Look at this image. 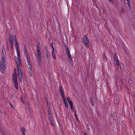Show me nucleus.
Masks as SVG:
<instances>
[{"mask_svg": "<svg viewBox=\"0 0 135 135\" xmlns=\"http://www.w3.org/2000/svg\"><path fill=\"white\" fill-rule=\"evenodd\" d=\"M83 42L85 46L87 48L89 47V41L86 35H85L83 38Z\"/></svg>", "mask_w": 135, "mask_h": 135, "instance_id": "obj_1", "label": "nucleus"}, {"mask_svg": "<svg viewBox=\"0 0 135 135\" xmlns=\"http://www.w3.org/2000/svg\"><path fill=\"white\" fill-rule=\"evenodd\" d=\"M17 77H14L13 80L15 87L17 89H18V82L17 81Z\"/></svg>", "mask_w": 135, "mask_h": 135, "instance_id": "obj_2", "label": "nucleus"}, {"mask_svg": "<svg viewBox=\"0 0 135 135\" xmlns=\"http://www.w3.org/2000/svg\"><path fill=\"white\" fill-rule=\"evenodd\" d=\"M6 68L5 65L3 64H0V69L1 72L4 73L5 71V70Z\"/></svg>", "mask_w": 135, "mask_h": 135, "instance_id": "obj_3", "label": "nucleus"}, {"mask_svg": "<svg viewBox=\"0 0 135 135\" xmlns=\"http://www.w3.org/2000/svg\"><path fill=\"white\" fill-rule=\"evenodd\" d=\"M38 60L39 63H41V52L38 53Z\"/></svg>", "mask_w": 135, "mask_h": 135, "instance_id": "obj_4", "label": "nucleus"}, {"mask_svg": "<svg viewBox=\"0 0 135 135\" xmlns=\"http://www.w3.org/2000/svg\"><path fill=\"white\" fill-rule=\"evenodd\" d=\"M9 40L10 42H13L14 41V36H13L11 35L9 36Z\"/></svg>", "mask_w": 135, "mask_h": 135, "instance_id": "obj_5", "label": "nucleus"}, {"mask_svg": "<svg viewBox=\"0 0 135 135\" xmlns=\"http://www.w3.org/2000/svg\"><path fill=\"white\" fill-rule=\"evenodd\" d=\"M64 99V102L65 104V107L66 108H68V105L67 102V100L65 98Z\"/></svg>", "mask_w": 135, "mask_h": 135, "instance_id": "obj_6", "label": "nucleus"}, {"mask_svg": "<svg viewBox=\"0 0 135 135\" xmlns=\"http://www.w3.org/2000/svg\"><path fill=\"white\" fill-rule=\"evenodd\" d=\"M46 99V100L45 102L47 104L46 105V108L47 109V112H49V111H50V108L49 107V105L47 101V99Z\"/></svg>", "mask_w": 135, "mask_h": 135, "instance_id": "obj_7", "label": "nucleus"}, {"mask_svg": "<svg viewBox=\"0 0 135 135\" xmlns=\"http://www.w3.org/2000/svg\"><path fill=\"white\" fill-rule=\"evenodd\" d=\"M5 56H2V59L0 64H4V62L6 61V59L5 58Z\"/></svg>", "mask_w": 135, "mask_h": 135, "instance_id": "obj_8", "label": "nucleus"}, {"mask_svg": "<svg viewBox=\"0 0 135 135\" xmlns=\"http://www.w3.org/2000/svg\"><path fill=\"white\" fill-rule=\"evenodd\" d=\"M32 66H28V68H29V72L30 74L31 75V76H32V72L31 69Z\"/></svg>", "mask_w": 135, "mask_h": 135, "instance_id": "obj_9", "label": "nucleus"}, {"mask_svg": "<svg viewBox=\"0 0 135 135\" xmlns=\"http://www.w3.org/2000/svg\"><path fill=\"white\" fill-rule=\"evenodd\" d=\"M40 50V48L39 46V44L37 43V53L41 52Z\"/></svg>", "mask_w": 135, "mask_h": 135, "instance_id": "obj_10", "label": "nucleus"}, {"mask_svg": "<svg viewBox=\"0 0 135 135\" xmlns=\"http://www.w3.org/2000/svg\"><path fill=\"white\" fill-rule=\"evenodd\" d=\"M60 94L61 96L62 97V98L63 99L65 98V97L64 93L63 90H62L61 91H60Z\"/></svg>", "mask_w": 135, "mask_h": 135, "instance_id": "obj_11", "label": "nucleus"}, {"mask_svg": "<svg viewBox=\"0 0 135 135\" xmlns=\"http://www.w3.org/2000/svg\"><path fill=\"white\" fill-rule=\"evenodd\" d=\"M66 99H67L70 105L73 103L72 101L69 97H67Z\"/></svg>", "mask_w": 135, "mask_h": 135, "instance_id": "obj_12", "label": "nucleus"}, {"mask_svg": "<svg viewBox=\"0 0 135 135\" xmlns=\"http://www.w3.org/2000/svg\"><path fill=\"white\" fill-rule=\"evenodd\" d=\"M4 51V52H5V49L4 47L2 48V56H5L6 55V54L4 53L3 51Z\"/></svg>", "mask_w": 135, "mask_h": 135, "instance_id": "obj_13", "label": "nucleus"}, {"mask_svg": "<svg viewBox=\"0 0 135 135\" xmlns=\"http://www.w3.org/2000/svg\"><path fill=\"white\" fill-rule=\"evenodd\" d=\"M14 59L17 65H18V64H20V62L19 61V60L17 57L16 56H15Z\"/></svg>", "mask_w": 135, "mask_h": 135, "instance_id": "obj_14", "label": "nucleus"}, {"mask_svg": "<svg viewBox=\"0 0 135 135\" xmlns=\"http://www.w3.org/2000/svg\"><path fill=\"white\" fill-rule=\"evenodd\" d=\"M18 77H19V79L20 81V82H21L22 81V74L20 75V74H19Z\"/></svg>", "mask_w": 135, "mask_h": 135, "instance_id": "obj_15", "label": "nucleus"}, {"mask_svg": "<svg viewBox=\"0 0 135 135\" xmlns=\"http://www.w3.org/2000/svg\"><path fill=\"white\" fill-rule=\"evenodd\" d=\"M15 47L17 50V52L20 51L19 48L18 44H15Z\"/></svg>", "mask_w": 135, "mask_h": 135, "instance_id": "obj_16", "label": "nucleus"}, {"mask_svg": "<svg viewBox=\"0 0 135 135\" xmlns=\"http://www.w3.org/2000/svg\"><path fill=\"white\" fill-rule=\"evenodd\" d=\"M52 55L53 57V58L54 59H56V57L55 54V51H52Z\"/></svg>", "mask_w": 135, "mask_h": 135, "instance_id": "obj_17", "label": "nucleus"}, {"mask_svg": "<svg viewBox=\"0 0 135 135\" xmlns=\"http://www.w3.org/2000/svg\"><path fill=\"white\" fill-rule=\"evenodd\" d=\"M25 50V55L26 56H28V54L27 52V50L26 49H24Z\"/></svg>", "mask_w": 135, "mask_h": 135, "instance_id": "obj_18", "label": "nucleus"}, {"mask_svg": "<svg viewBox=\"0 0 135 135\" xmlns=\"http://www.w3.org/2000/svg\"><path fill=\"white\" fill-rule=\"evenodd\" d=\"M70 105V108L72 110H73V111L75 112V111H76L75 110V109H74L73 108V103L71 104Z\"/></svg>", "mask_w": 135, "mask_h": 135, "instance_id": "obj_19", "label": "nucleus"}, {"mask_svg": "<svg viewBox=\"0 0 135 135\" xmlns=\"http://www.w3.org/2000/svg\"><path fill=\"white\" fill-rule=\"evenodd\" d=\"M28 110L29 111V112H30V113H31V108L30 107V105H29V104L28 103Z\"/></svg>", "mask_w": 135, "mask_h": 135, "instance_id": "obj_20", "label": "nucleus"}, {"mask_svg": "<svg viewBox=\"0 0 135 135\" xmlns=\"http://www.w3.org/2000/svg\"><path fill=\"white\" fill-rule=\"evenodd\" d=\"M114 61L115 62H118V60L116 57V55H115V54L114 55Z\"/></svg>", "mask_w": 135, "mask_h": 135, "instance_id": "obj_21", "label": "nucleus"}, {"mask_svg": "<svg viewBox=\"0 0 135 135\" xmlns=\"http://www.w3.org/2000/svg\"><path fill=\"white\" fill-rule=\"evenodd\" d=\"M26 57L27 59V62H28L29 61H30V57L29 56H26Z\"/></svg>", "mask_w": 135, "mask_h": 135, "instance_id": "obj_22", "label": "nucleus"}, {"mask_svg": "<svg viewBox=\"0 0 135 135\" xmlns=\"http://www.w3.org/2000/svg\"><path fill=\"white\" fill-rule=\"evenodd\" d=\"M48 118L49 119H51V115L50 114V111H49V112H48Z\"/></svg>", "mask_w": 135, "mask_h": 135, "instance_id": "obj_23", "label": "nucleus"}, {"mask_svg": "<svg viewBox=\"0 0 135 135\" xmlns=\"http://www.w3.org/2000/svg\"><path fill=\"white\" fill-rule=\"evenodd\" d=\"M21 131L22 132H26V130L23 127H22L21 128Z\"/></svg>", "mask_w": 135, "mask_h": 135, "instance_id": "obj_24", "label": "nucleus"}, {"mask_svg": "<svg viewBox=\"0 0 135 135\" xmlns=\"http://www.w3.org/2000/svg\"><path fill=\"white\" fill-rule=\"evenodd\" d=\"M66 52L68 56L70 54V53L69 52V51L68 49H67L66 50Z\"/></svg>", "mask_w": 135, "mask_h": 135, "instance_id": "obj_25", "label": "nucleus"}, {"mask_svg": "<svg viewBox=\"0 0 135 135\" xmlns=\"http://www.w3.org/2000/svg\"><path fill=\"white\" fill-rule=\"evenodd\" d=\"M68 57L69 59L71 61V62H72V59L70 54L68 55Z\"/></svg>", "mask_w": 135, "mask_h": 135, "instance_id": "obj_26", "label": "nucleus"}, {"mask_svg": "<svg viewBox=\"0 0 135 135\" xmlns=\"http://www.w3.org/2000/svg\"><path fill=\"white\" fill-rule=\"evenodd\" d=\"M17 67L18 71V70L19 71L20 69H21L20 66V64H18V65H17Z\"/></svg>", "mask_w": 135, "mask_h": 135, "instance_id": "obj_27", "label": "nucleus"}, {"mask_svg": "<svg viewBox=\"0 0 135 135\" xmlns=\"http://www.w3.org/2000/svg\"><path fill=\"white\" fill-rule=\"evenodd\" d=\"M49 122H50V123H51L52 125V126L53 125V124L52 119V118L49 119Z\"/></svg>", "mask_w": 135, "mask_h": 135, "instance_id": "obj_28", "label": "nucleus"}, {"mask_svg": "<svg viewBox=\"0 0 135 135\" xmlns=\"http://www.w3.org/2000/svg\"><path fill=\"white\" fill-rule=\"evenodd\" d=\"M15 36V44H18V42H17V38H16V36Z\"/></svg>", "mask_w": 135, "mask_h": 135, "instance_id": "obj_29", "label": "nucleus"}, {"mask_svg": "<svg viewBox=\"0 0 135 135\" xmlns=\"http://www.w3.org/2000/svg\"><path fill=\"white\" fill-rule=\"evenodd\" d=\"M74 113H75V117L77 120H79V119H78V117H77V115H76V111H75Z\"/></svg>", "mask_w": 135, "mask_h": 135, "instance_id": "obj_30", "label": "nucleus"}, {"mask_svg": "<svg viewBox=\"0 0 135 135\" xmlns=\"http://www.w3.org/2000/svg\"><path fill=\"white\" fill-rule=\"evenodd\" d=\"M17 56L18 58H19V57H20V51H17Z\"/></svg>", "mask_w": 135, "mask_h": 135, "instance_id": "obj_31", "label": "nucleus"}, {"mask_svg": "<svg viewBox=\"0 0 135 135\" xmlns=\"http://www.w3.org/2000/svg\"><path fill=\"white\" fill-rule=\"evenodd\" d=\"M62 90H63L62 89V87L60 85L59 86V91H61Z\"/></svg>", "mask_w": 135, "mask_h": 135, "instance_id": "obj_32", "label": "nucleus"}, {"mask_svg": "<svg viewBox=\"0 0 135 135\" xmlns=\"http://www.w3.org/2000/svg\"><path fill=\"white\" fill-rule=\"evenodd\" d=\"M14 77H17V75H16V73H13V78H14Z\"/></svg>", "mask_w": 135, "mask_h": 135, "instance_id": "obj_33", "label": "nucleus"}, {"mask_svg": "<svg viewBox=\"0 0 135 135\" xmlns=\"http://www.w3.org/2000/svg\"><path fill=\"white\" fill-rule=\"evenodd\" d=\"M27 64L29 66H32L31 63L30 61L28 62H27Z\"/></svg>", "mask_w": 135, "mask_h": 135, "instance_id": "obj_34", "label": "nucleus"}, {"mask_svg": "<svg viewBox=\"0 0 135 135\" xmlns=\"http://www.w3.org/2000/svg\"><path fill=\"white\" fill-rule=\"evenodd\" d=\"M18 74H20V75H21L22 74V72H21V69H20V70L19 71H18Z\"/></svg>", "mask_w": 135, "mask_h": 135, "instance_id": "obj_35", "label": "nucleus"}, {"mask_svg": "<svg viewBox=\"0 0 135 135\" xmlns=\"http://www.w3.org/2000/svg\"><path fill=\"white\" fill-rule=\"evenodd\" d=\"M9 104L10 105H11V108H12L14 109V107H13L12 105V103H11L10 102H9Z\"/></svg>", "mask_w": 135, "mask_h": 135, "instance_id": "obj_36", "label": "nucleus"}, {"mask_svg": "<svg viewBox=\"0 0 135 135\" xmlns=\"http://www.w3.org/2000/svg\"><path fill=\"white\" fill-rule=\"evenodd\" d=\"M10 44L11 49H12L13 42H10Z\"/></svg>", "mask_w": 135, "mask_h": 135, "instance_id": "obj_37", "label": "nucleus"}, {"mask_svg": "<svg viewBox=\"0 0 135 135\" xmlns=\"http://www.w3.org/2000/svg\"><path fill=\"white\" fill-rule=\"evenodd\" d=\"M21 101L22 102V103H23L24 104L25 103L24 101L23 100V99L22 97L21 98Z\"/></svg>", "mask_w": 135, "mask_h": 135, "instance_id": "obj_38", "label": "nucleus"}, {"mask_svg": "<svg viewBox=\"0 0 135 135\" xmlns=\"http://www.w3.org/2000/svg\"><path fill=\"white\" fill-rule=\"evenodd\" d=\"M47 57L48 59H50V55H49V54H47Z\"/></svg>", "mask_w": 135, "mask_h": 135, "instance_id": "obj_39", "label": "nucleus"}, {"mask_svg": "<svg viewBox=\"0 0 135 135\" xmlns=\"http://www.w3.org/2000/svg\"><path fill=\"white\" fill-rule=\"evenodd\" d=\"M52 46H51L52 49V51H55L54 50V47H53V43H52Z\"/></svg>", "mask_w": 135, "mask_h": 135, "instance_id": "obj_40", "label": "nucleus"}, {"mask_svg": "<svg viewBox=\"0 0 135 135\" xmlns=\"http://www.w3.org/2000/svg\"><path fill=\"white\" fill-rule=\"evenodd\" d=\"M65 48L66 49V51L67 49V48L68 49V46H67L66 44H65Z\"/></svg>", "mask_w": 135, "mask_h": 135, "instance_id": "obj_41", "label": "nucleus"}, {"mask_svg": "<svg viewBox=\"0 0 135 135\" xmlns=\"http://www.w3.org/2000/svg\"><path fill=\"white\" fill-rule=\"evenodd\" d=\"M91 103L92 105H94V103L92 101H91Z\"/></svg>", "mask_w": 135, "mask_h": 135, "instance_id": "obj_42", "label": "nucleus"}, {"mask_svg": "<svg viewBox=\"0 0 135 135\" xmlns=\"http://www.w3.org/2000/svg\"><path fill=\"white\" fill-rule=\"evenodd\" d=\"M109 1L111 3H113V0H109Z\"/></svg>", "mask_w": 135, "mask_h": 135, "instance_id": "obj_43", "label": "nucleus"}, {"mask_svg": "<svg viewBox=\"0 0 135 135\" xmlns=\"http://www.w3.org/2000/svg\"><path fill=\"white\" fill-rule=\"evenodd\" d=\"M127 3L128 4H130V2L129 0H127Z\"/></svg>", "mask_w": 135, "mask_h": 135, "instance_id": "obj_44", "label": "nucleus"}, {"mask_svg": "<svg viewBox=\"0 0 135 135\" xmlns=\"http://www.w3.org/2000/svg\"><path fill=\"white\" fill-rule=\"evenodd\" d=\"M127 4L128 5V7L130 8H131V6L130 5V4Z\"/></svg>", "mask_w": 135, "mask_h": 135, "instance_id": "obj_45", "label": "nucleus"}, {"mask_svg": "<svg viewBox=\"0 0 135 135\" xmlns=\"http://www.w3.org/2000/svg\"><path fill=\"white\" fill-rule=\"evenodd\" d=\"M116 62L117 63V65H119V63L118 61V62Z\"/></svg>", "mask_w": 135, "mask_h": 135, "instance_id": "obj_46", "label": "nucleus"}, {"mask_svg": "<svg viewBox=\"0 0 135 135\" xmlns=\"http://www.w3.org/2000/svg\"><path fill=\"white\" fill-rule=\"evenodd\" d=\"M22 133H23V135H26L25 134V133L24 132H22Z\"/></svg>", "mask_w": 135, "mask_h": 135, "instance_id": "obj_47", "label": "nucleus"}, {"mask_svg": "<svg viewBox=\"0 0 135 135\" xmlns=\"http://www.w3.org/2000/svg\"><path fill=\"white\" fill-rule=\"evenodd\" d=\"M24 49H26V46L25 45H24Z\"/></svg>", "mask_w": 135, "mask_h": 135, "instance_id": "obj_48", "label": "nucleus"}, {"mask_svg": "<svg viewBox=\"0 0 135 135\" xmlns=\"http://www.w3.org/2000/svg\"><path fill=\"white\" fill-rule=\"evenodd\" d=\"M16 69H14V73H16Z\"/></svg>", "mask_w": 135, "mask_h": 135, "instance_id": "obj_49", "label": "nucleus"}, {"mask_svg": "<svg viewBox=\"0 0 135 135\" xmlns=\"http://www.w3.org/2000/svg\"><path fill=\"white\" fill-rule=\"evenodd\" d=\"M117 67H118V68H119V67H120V66L119 65H117Z\"/></svg>", "mask_w": 135, "mask_h": 135, "instance_id": "obj_50", "label": "nucleus"}, {"mask_svg": "<svg viewBox=\"0 0 135 135\" xmlns=\"http://www.w3.org/2000/svg\"><path fill=\"white\" fill-rule=\"evenodd\" d=\"M18 59H19V60L20 61V59H21V56L20 57H19V58H18Z\"/></svg>", "mask_w": 135, "mask_h": 135, "instance_id": "obj_51", "label": "nucleus"}, {"mask_svg": "<svg viewBox=\"0 0 135 135\" xmlns=\"http://www.w3.org/2000/svg\"><path fill=\"white\" fill-rule=\"evenodd\" d=\"M52 43H53L52 42H51V43H50V45L51 46H52Z\"/></svg>", "mask_w": 135, "mask_h": 135, "instance_id": "obj_52", "label": "nucleus"}, {"mask_svg": "<svg viewBox=\"0 0 135 135\" xmlns=\"http://www.w3.org/2000/svg\"><path fill=\"white\" fill-rule=\"evenodd\" d=\"M48 52H49L48 51H46V53H47V54H48Z\"/></svg>", "mask_w": 135, "mask_h": 135, "instance_id": "obj_53", "label": "nucleus"}, {"mask_svg": "<svg viewBox=\"0 0 135 135\" xmlns=\"http://www.w3.org/2000/svg\"><path fill=\"white\" fill-rule=\"evenodd\" d=\"M84 135H87L85 133H84Z\"/></svg>", "mask_w": 135, "mask_h": 135, "instance_id": "obj_54", "label": "nucleus"}, {"mask_svg": "<svg viewBox=\"0 0 135 135\" xmlns=\"http://www.w3.org/2000/svg\"><path fill=\"white\" fill-rule=\"evenodd\" d=\"M111 117H113V115H111Z\"/></svg>", "mask_w": 135, "mask_h": 135, "instance_id": "obj_55", "label": "nucleus"}]
</instances>
